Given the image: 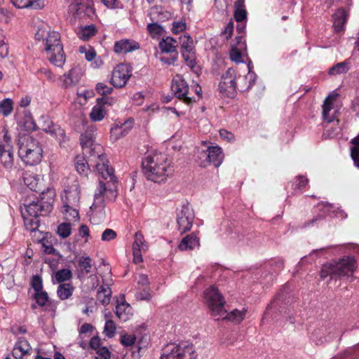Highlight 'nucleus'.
Wrapping results in <instances>:
<instances>
[{
    "mask_svg": "<svg viewBox=\"0 0 359 359\" xmlns=\"http://www.w3.org/2000/svg\"><path fill=\"white\" fill-rule=\"evenodd\" d=\"M93 158L96 161L95 168L98 174L107 180L106 182L100 180L95 193L94 202L88 212L91 222L99 224L105 218L106 202L114 201L117 196V179L114 173V169L109 166V161L104 154L97 152L95 157H93Z\"/></svg>",
    "mask_w": 359,
    "mask_h": 359,
    "instance_id": "1",
    "label": "nucleus"
},
{
    "mask_svg": "<svg viewBox=\"0 0 359 359\" xmlns=\"http://www.w3.org/2000/svg\"><path fill=\"white\" fill-rule=\"evenodd\" d=\"M93 158L96 161L95 168L98 174L107 180L106 182L100 180L95 193L94 202L88 212L91 222L99 224L105 218L106 202L114 201L117 196V179L114 173V169L109 166V161L104 154L97 152L95 157H93Z\"/></svg>",
    "mask_w": 359,
    "mask_h": 359,
    "instance_id": "2",
    "label": "nucleus"
},
{
    "mask_svg": "<svg viewBox=\"0 0 359 359\" xmlns=\"http://www.w3.org/2000/svg\"><path fill=\"white\" fill-rule=\"evenodd\" d=\"M146 177L156 183L165 182L171 174L170 162L163 153H154L146 156L142 162Z\"/></svg>",
    "mask_w": 359,
    "mask_h": 359,
    "instance_id": "3",
    "label": "nucleus"
},
{
    "mask_svg": "<svg viewBox=\"0 0 359 359\" xmlns=\"http://www.w3.org/2000/svg\"><path fill=\"white\" fill-rule=\"evenodd\" d=\"M35 39L42 41L44 50L49 62L57 67L62 68L66 61L60 35L57 32H47L39 29L35 34Z\"/></svg>",
    "mask_w": 359,
    "mask_h": 359,
    "instance_id": "4",
    "label": "nucleus"
},
{
    "mask_svg": "<svg viewBox=\"0 0 359 359\" xmlns=\"http://www.w3.org/2000/svg\"><path fill=\"white\" fill-rule=\"evenodd\" d=\"M18 154L22 161L28 165L39 164L43 157V149L39 142L31 136L20 138Z\"/></svg>",
    "mask_w": 359,
    "mask_h": 359,
    "instance_id": "5",
    "label": "nucleus"
},
{
    "mask_svg": "<svg viewBox=\"0 0 359 359\" xmlns=\"http://www.w3.org/2000/svg\"><path fill=\"white\" fill-rule=\"evenodd\" d=\"M355 262L352 257H347L330 264H323L320 272L321 279L330 277L337 279L341 276L351 277L355 269Z\"/></svg>",
    "mask_w": 359,
    "mask_h": 359,
    "instance_id": "6",
    "label": "nucleus"
},
{
    "mask_svg": "<svg viewBox=\"0 0 359 359\" xmlns=\"http://www.w3.org/2000/svg\"><path fill=\"white\" fill-rule=\"evenodd\" d=\"M196 356L192 345L171 343L163 348L161 359H196Z\"/></svg>",
    "mask_w": 359,
    "mask_h": 359,
    "instance_id": "7",
    "label": "nucleus"
},
{
    "mask_svg": "<svg viewBox=\"0 0 359 359\" xmlns=\"http://www.w3.org/2000/svg\"><path fill=\"white\" fill-rule=\"evenodd\" d=\"M205 303L215 318L221 314L226 302L224 297L215 286H210L204 291Z\"/></svg>",
    "mask_w": 359,
    "mask_h": 359,
    "instance_id": "8",
    "label": "nucleus"
},
{
    "mask_svg": "<svg viewBox=\"0 0 359 359\" xmlns=\"http://www.w3.org/2000/svg\"><path fill=\"white\" fill-rule=\"evenodd\" d=\"M199 158L201 160L200 162L201 167H207L212 164L217 168L224 160V154L221 147L212 146L209 147L207 150L202 151L199 154Z\"/></svg>",
    "mask_w": 359,
    "mask_h": 359,
    "instance_id": "9",
    "label": "nucleus"
},
{
    "mask_svg": "<svg viewBox=\"0 0 359 359\" xmlns=\"http://www.w3.org/2000/svg\"><path fill=\"white\" fill-rule=\"evenodd\" d=\"M194 217L195 215L191 206L189 203L183 205L181 210L177 213L178 230L181 233L191 229Z\"/></svg>",
    "mask_w": 359,
    "mask_h": 359,
    "instance_id": "10",
    "label": "nucleus"
},
{
    "mask_svg": "<svg viewBox=\"0 0 359 359\" xmlns=\"http://www.w3.org/2000/svg\"><path fill=\"white\" fill-rule=\"evenodd\" d=\"M171 89L177 97L181 100L190 108L193 99L187 96L189 93V85L181 75H176L172 81Z\"/></svg>",
    "mask_w": 359,
    "mask_h": 359,
    "instance_id": "11",
    "label": "nucleus"
},
{
    "mask_svg": "<svg viewBox=\"0 0 359 359\" xmlns=\"http://www.w3.org/2000/svg\"><path fill=\"white\" fill-rule=\"evenodd\" d=\"M236 71L232 68H229L222 76L221 81L219 83L220 93L228 97L233 96L236 91Z\"/></svg>",
    "mask_w": 359,
    "mask_h": 359,
    "instance_id": "12",
    "label": "nucleus"
},
{
    "mask_svg": "<svg viewBox=\"0 0 359 359\" xmlns=\"http://www.w3.org/2000/svg\"><path fill=\"white\" fill-rule=\"evenodd\" d=\"M42 130L51 135L61 144L67 140L65 133L59 125L54 123L50 118L46 115H42L39 119Z\"/></svg>",
    "mask_w": 359,
    "mask_h": 359,
    "instance_id": "13",
    "label": "nucleus"
},
{
    "mask_svg": "<svg viewBox=\"0 0 359 359\" xmlns=\"http://www.w3.org/2000/svg\"><path fill=\"white\" fill-rule=\"evenodd\" d=\"M24 206L25 208L22 210L30 217L46 215L52 210V205L50 203L39 200L37 201H32L29 204H24Z\"/></svg>",
    "mask_w": 359,
    "mask_h": 359,
    "instance_id": "14",
    "label": "nucleus"
},
{
    "mask_svg": "<svg viewBox=\"0 0 359 359\" xmlns=\"http://www.w3.org/2000/svg\"><path fill=\"white\" fill-rule=\"evenodd\" d=\"M130 76L128 67L125 64H119L112 72L111 83L115 88H122L126 85Z\"/></svg>",
    "mask_w": 359,
    "mask_h": 359,
    "instance_id": "15",
    "label": "nucleus"
},
{
    "mask_svg": "<svg viewBox=\"0 0 359 359\" xmlns=\"http://www.w3.org/2000/svg\"><path fill=\"white\" fill-rule=\"evenodd\" d=\"M70 10L79 18L90 17L94 14L93 0H74Z\"/></svg>",
    "mask_w": 359,
    "mask_h": 359,
    "instance_id": "16",
    "label": "nucleus"
},
{
    "mask_svg": "<svg viewBox=\"0 0 359 359\" xmlns=\"http://www.w3.org/2000/svg\"><path fill=\"white\" fill-rule=\"evenodd\" d=\"M81 145L83 153H89L91 158L95 157L97 153L102 152V147L100 144H94L92 134L85 133L81 135Z\"/></svg>",
    "mask_w": 359,
    "mask_h": 359,
    "instance_id": "17",
    "label": "nucleus"
},
{
    "mask_svg": "<svg viewBox=\"0 0 359 359\" xmlns=\"http://www.w3.org/2000/svg\"><path fill=\"white\" fill-rule=\"evenodd\" d=\"M339 94L334 91L330 93L324 100L323 107V117L324 121L327 123L334 121L336 118L337 110H334L333 113L331 111L334 109V104L337 100Z\"/></svg>",
    "mask_w": 359,
    "mask_h": 359,
    "instance_id": "18",
    "label": "nucleus"
},
{
    "mask_svg": "<svg viewBox=\"0 0 359 359\" xmlns=\"http://www.w3.org/2000/svg\"><path fill=\"white\" fill-rule=\"evenodd\" d=\"M0 163L6 170L14 165L13 147L8 142L7 144L0 143Z\"/></svg>",
    "mask_w": 359,
    "mask_h": 359,
    "instance_id": "19",
    "label": "nucleus"
},
{
    "mask_svg": "<svg viewBox=\"0 0 359 359\" xmlns=\"http://www.w3.org/2000/svg\"><path fill=\"white\" fill-rule=\"evenodd\" d=\"M32 347L25 337H19L13 348L12 355L15 359H25L24 357L30 355Z\"/></svg>",
    "mask_w": 359,
    "mask_h": 359,
    "instance_id": "20",
    "label": "nucleus"
},
{
    "mask_svg": "<svg viewBox=\"0 0 359 359\" xmlns=\"http://www.w3.org/2000/svg\"><path fill=\"white\" fill-rule=\"evenodd\" d=\"M140 43L133 39H121L114 43V50L118 54H126L140 49Z\"/></svg>",
    "mask_w": 359,
    "mask_h": 359,
    "instance_id": "21",
    "label": "nucleus"
},
{
    "mask_svg": "<svg viewBox=\"0 0 359 359\" xmlns=\"http://www.w3.org/2000/svg\"><path fill=\"white\" fill-rule=\"evenodd\" d=\"M82 74L81 68L74 67L72 68L68 73L62 75L60 77V81L62 82V86L63 87L67 88L78 83L82 76Z\"/></svg>",
    "mask_w": 359,
    "mask_h": 359,
    "instance_id": "22",
    "label": "nucleus"
},
{
    "mask_svg": "<svg viewBox=\"0 0 359 359\" xmlns=\"http://www.w3.org/2000/svg\"><path fill=\"white\" fill-rule=\"evenodd\" d=\"M62 207L78 206L80 201V191L77 187L65 190L62 196Z\"/></svg>",
    "mask_w": 359,
    "mask_h": 359,
    "instance_id": "23",
    "label": "nucleus"
},
{
    "mask_svg": "<svg viewBox=\"0 0 359 359\" xmlns=\"http://www.w3.org/2000/svg\"><path fill=\"white\" fill-rule=\"evenodd\" d=\"M221 313V314H218V316L215 317L217 320H227L234 323H240L245 318L246 314V309H233L231 312L228 313L224 307L222 309Z\"/></svg>",
    "mask_w": 359,
    "mask_h": 359,
    "instance_id": "24",
    "label": "nucleus"
},
{
    "mask_svg": "<svg viewBox=\"0 0 359 359\" xmlns=\"http://www.w3.org/2000/svg\"><path fill=\"white\" fill-rule=\"evenodd\" d=\"M199 245V238L195 233H193L182 238L178 245V248L180 250H191L195 248H198Z\"/></svg>",
    "mask_w": 359,
    "mask_h": 359,
    "instance_id": "25",
    "label": "nucleus"
},
{
    "mask_svg": "<svg viewBox=\"0 0 359 359\" xmlns=\"http://www.w3.org/2000/svg\"><path fill=\"white\" fill-rule=\"evenodd\" d=\"M12 4L17 8L41 9L45 6L44 0H11Z\"/></svg>",
    "mask_w": 359,
    "mask_h": 359,
    "instance_id": "26",
    "label": "nucleus"
},
{
    "mask_svg": "<svg viewBox=\"0 0 359 359\" xmlns=\"http://www.w3.org/2000/svg\"><path fill=\"white\" fill-rule=\"evenodd\" d=\"M115 312L116 316L123 322L129 320L130 317L133 315L131 306L125 301L118 302Z\"/></svg>",
    "mask_w": 359,
    "mask_h": 359,
    "instance_id": "27",
    "label": "nucleus"
},
{
    "mask_svg": "<svg viewBox=\"0 0 359 359\" xmlns=\"http://www.w3.org/2000/svg\"><path fill=\"white\" fill-rule=\"evenodd\" d=\"M159 48L162 53L175 54L177 50V41L171 36H167L159 42Z\"/></svg>",
    "mask_w": 359,
    "mask_h": 359,
    "instance_id": "28",
    "label": "nucleus"
},
{
    "mask_svg": "<svg viewBox=\"0 0 359 359\" xmlns=\"http://www.w3.org/2000/svg\"><path fill=\"white\" fill-rule=\"evenodd\" d=\"M326 326L323 323L317 327L311 333V338L316 344H323L328 341Z\"/></svg>",
    "mask_w": 359,
    "mask_h": 359,
    "instance_id": "29",
    "label": "nucleus"
},
{
    "mask_svg": "<svg viewBox=\"0 0 359 359\" xmlns=\"http://www.w3.org/2000/svg\"><path fill=\"white\" fill-rule=\"evenodd\" d=\"M333 26L335 31L340 32L343 30L344 24L347 20V14L344 8H339L333 15Z\"/></svg>",
    "mask_w": 359,
    "mask_h": 359,
    "instance_id": "30",
    "label": "nucleus"
},
{
    "mask_svg": "<svg viewBox=\"0 0 359 359\" xmlns=\"http://www.w3.org/2000/svg\"><path fill=\"white\" fill-rule=\"evenodd\" d=\"M257 78V75L252 72L249 71L247 75L243 77H239V87L241 88V91H248L249 90L255 83V80Z\"/></svg>",
    "mask_w": 359,
    "mask_h": 359,
    "instance_id": "31",
    "label": "nucleus"
},
{
    "mask_svg": "<svg viewBox=\"0 0 359 359\" xmlns=\"http://www.w3.org/2000/svg\"><path fill=\"white\" fill-rule=\"evenodd\" d=\"M111 290L108 285H101L97 292V299L102 305H107L111 299Z\"/></svg>",
    "mask_w": 359,
    "mask_h": 359,
    "instance_id": "32",
    "label": "nucleus"
},
{
    "mask_svg": "<svg viewBox=\"0 0 359 359\" xmlns=\"http://www.w3.org/2000/svg\"><path fill=\"white\" fill-rule=\"evenodd\" d=\"M74 287L70 283H61L57 287V294L60 299L65 300L69 299L73 293Z\"/></svg>",
    "mask_w": 359,
    "mask_h": 359,
    "instance_id": "33",
    "label": "nucleus"
},
{
    "mask_svg": "<svg viewBox=\"0 0 359 359\" xmlns=\"http://www.w3.org/2000/svg\"><path fill=\"white\" fill-rule=\"evenodd\" d=\"M72 278V272L69 269H62L57 271L53 277V283H62L65 281L69 280Z\"/></svg>",
    "mask_w": 359,
    "mask_h": 359,
    "instance_id": "34",
    "label": "nucleus"
},
{
    "mask_svg": "<svg viewBox=\"0 0 359 359\" xmlns=\"http://www.w3.org/2000/svg\"><path fill=\"white\" fill-rule=\"evenodd\" d=\"M350 65L351 62L349 60H346L342 62H339L329 69V74L335 76L341 74H345L350 69Z\"/></svg>",
    "mask_w": 359,
    "mask_h": 359,
    "instance_id": "35",
    "label": "nucleus"
},
{
    "mask_svg": "<svg viewBox=\"0 0 359 359\" xmlns=\"http://www.w3.org/2000/svg\"><path fill=\"white\" fill-rule=\"evenodd\" d=\"M234 18L238 22H243L247 18V11L245 9L244 1L238 0L235 3Z\"/></svg>",
    "mask_w": 359,
    "mask_h": 359,
    "instance_id": "36",
    "label": "nucleus"
},
{
    "mask_svg": "<svg viewBox=\"0 0 359 359\" xmlns=\"http://www.w3.org/2000/svg\"><path fill=\"white\" fill-rule=\"evenodd\" d=\"M78 206H72L71 208L62 207V213L65 218L69 222H76L79 219Z\"/></svg>",
    "mask_w": 359,
    "mask_h": 359,
    "instance_id": "37",
    "label": "nucleus"
},
{
    "mask_svg": "<svg viewBox=\"0 0 359 359\" xmlns=\"http://www.w3.org/2000/svg\"><path fill=\"white\" fill-rule=\"evenodd\" d=\"M105 115L104 107L100 104H95L90 113V118L93 121H100L104 118Z\"/></svg>",
    "mask_w": 359,
    "mask_h": 359,
    "instance_id": "38",
    "label": "nucleus"
},
{
    "mask_svg": "<svg viewBox=\"0 0 359 359\" xmlns=\"http://www.w3.org/2000/svg\"><path fill=\"white\" fill-rule=\"evenodd\" d=\"M96 33V28L95 25H90L82 27L78 32V36L83 41H88L90 38L94 36Z\"/></svg>",
    "mask_w": 359,
    "mask_h": 359,
    "instance_id": "39",
    "label": "nucleus"
},
{
    "mask_svg": "<svg viewBox=\"0 0 359 359\" xmlns=\"http://www.w3.org/2000/svg\"><path fill=\"white\" fill-rule=\"evenodd\" d=\"M22 214L24 217L25 224L28 230L34 231L39 226V217H30L25 215V212L22 210Z\"/></svg>",
    "mask_w": 359,
    "mask_h": 359,
    "instance_id": "40",
    "label": "nucleus"
},
{
    "mask_svg": "<svg viewBox=\"0 0 359 359\" xmlns=\"http://www.w3.org/2000/svg\"><path fill=\"white\" fill-rule=\"evenodd\" d=\"M182 55L186 64L191 68L196 67V53L194 50H182Z\"/></svg>",
    "mask_w": 359,
    "mask_h": 359,
    "instance_id": "41",
    "label": "nucleus"
},
{
    "mask_svg": "<svg viewBox=\"0 0 359 359\" xmlns=\"http://www.w3.org/2000/svg\"><path fill=\"white\" fill-rule=\"evenodd\" d=\"M326 326L328 341L339 336L341 331L339 327L330 322L323 323Z\"/></svg>",
    "mask_w": 359,
    "mask_h": 359,
    "instance_id": "42",
    "label": "nucleus"
},
{
    "mask_svg": "<svg viewBox=\"0 0 359 359\" xmlns=\"http://www.w3.org/2000/svg\"><path fill=\"white\" fill-rule=\"evenodd\" d=\"M351 142L354 146L351 149V156L355 165L359 168V137H354Z\"/></svg>",
    "mask_w": 359,
    "mask_h": 359,
    "instance_id": "43",
    "label": "nucleus"
},
{
    "mask_svg": "<svg viewBox=\"0 0 359 359\" xmlns=\"http://www.w3.org/2000/svg\"><path fill=\"white\" fill-rule=\"evenodd\" d=\"M132 121H126L125 123H121L120 126L118 124H115L111 128V131L116 133H120L121 136L126 135L128 130L132 128Z\"/></svg>",
    "mask_w": 359,
    "mask_h": 359,
    "instance_id": "44",
    "label": "nucleus"
},
{
    "mask_svg": "<svg viewBox=\"0 0 359 359\" xmlns=\"http://www.w3.org/2000/svg\"><path fill=\"white\" fill-rule=\"evenodd\" d=\"M13 102L10 98H6L0 102V114L4 116H8L13 111Z\"/></svg>",
    "mask_w": 359,
    "mask_h": 359,
    "instance_id": "45",
    "label": "nucleus"
},
{
    "mask_svg": "<svg viewBox=\"0 0 359 359\" xmlns=\"http://www.w3.org/2000/svg\"><path fill=\"white\" fill-rule=\"evenodd\" d=\"M180 43L182 50H194L193 39L188 34H184L180 37Z\"/></svg>",
    "mask_w": 359,
    "mask_h": 359,
    "instance_id": "46",
    "label": "nucleus"
},
{
    "mask_svg": "<svg viewBox=\"0 0 359 359\" xmlns=\"http://www.w3.org/2000/svg\"><path fill=\"white\" fill-rule=\"evenodd\" d=\"M147 29L152 37L161 36L164 31L163 27L156 22L149 23Z\"/></svg>",
    "mask_w": 359,
    "mask_h": 359,
    "instance_id": "47",
    "label": "nucleus"
},
{
    "mask_svg": "<svg viewBox=\"0 0 359 359\" xmlns=\"http://www.w3.org/2000/svg\"><path fill=\"white\" fill-rule=\"evenodd\" d=\"M72 232L70 222H63L57 226V233L62 238H67Z\"/></svg>",
    "mask_w": 359,
    "mask_h": 359,
    "instance_id": "48",
    "label": "nucleus"
},
{
    "mask_svg": "<svg viewBox=\"0 0 359 359\" xmlns=\"http://www.w3.org/2000/svg\"><path fill=\"white\" fill-rule=\"evenodd\" d=\"M78 264L79 267L81 269L82 271H85V273H89L91 271L92 268V264H91V259L90 257H81L79 258L78 261Z\"/></svg>",
    "mask_w": 359,
    "mask_h": 359,
    "instance_id": "49",
    "label": "nucleus"
},
{
    "mask_svg": "<svg viewBox=\"0 0 359 359\" xmlns=\"http://www.w3.org/2000/svg\"><path fill=\"white\" fill-rule=\"evenodd\" d=\"M116 330V326L115 323L112 320H107L104 327V334L109 338H112L115 334Z\"/></svg>",
    "mask_w": 359,
    "mask_h": 359,
    "instance_id": "50",
    "label": "nucleus"
},
{
    "mask_svg": "<svg viewBox=\"0 0 359 359\" xmlns=\"http://www.w3.org/2000/svg\"><path fill=\"white\" fill-rule=\"evenodd\" d=\"M31 286L35 292L43 291L42 278L39 275H34L31 278Z\"/></svg>",
    "mask_w": 359,
    "mask_h": 359,
    "instance_id": "51",
    "label": "nucleus"
},
{
    "mask_svg": "<svg viewBox=\"0 0 359 359\" xmlns=\"http://www.w3.org/2000/svg\"><path fill=\"white\" fill-rule=\"evenodd\" d=\"M34 74L36 75H39V74L43 75L47 79V80L51 83L55 82L56 80L55 75L50 69L48 68L41 67L39 69H37V71Z\"/></svg>",
    "mask_w": 359,
    "mask_h": 359,
    "instance_id": "52",
    "label": "nucleus"
},
{
    "mask_svg": "<svg viewBox=\"0 0 359 359\" xmlns=\"http://www.w3.org/2000/svg\"><path fill=\"white\" fill-rule=\"evenodd\" d=\"M34 299L39 306H43L48 301V296L45 291L34 292Z\"/></svg>",
    "mask_w": 359,
    "mask_h": 359,
    "instance_id": "53",
    "label": "nucleus"
},
{
    "mask_svg": "<svg viewBox=\"0 0 359 359\" xmlns=\"http://www.w3.org/2000/svg\"><path fill=\"white\" fill-rule=\"evenodd\" d=\"M241 49V48H238L237 46L232 45L230 50V58L232 61H234L236 63L243 62Z\"/></svg>",
    "mask_w": 359,
    "mask_h": 359,
    "instance_id": "54",
    "label": "nucleus"
},
{
    "mask_svg": "<svg viewBox=\"0 0 359 359\" xmlns=\"http://www.w3.org/2000/svg\"><path fill=\"white\" fill-rule=\"evenodd\" d=\"M136 339L135 334H125L121 336L120 342L124 346H132L135 344Z\"/></svg>",
    "mask_w": 359,
    "mask_h": 359,
    "instance_id": "55",
    "label": "nucleus"
},
{
    "mask_svg": "<svg viewBox=\"0 0 359 359\" xmlns=\"http://www.w3.org/2000/svg\"><path fill=\"white\" fill-rule=\"evenodd\" d=\"M133 247H136L143 249V251L147 250V245L144 239V236L142 233L137 232L135 235V241L133 244Z\"/></svg>",
    "mask_w": 359,
    "mask_h": 359,
    "instance_id": "56",
    "label": "nucleus"
},
{
    "mask_svg": "<svg viewBox=\"0 0 359 359\" xmlns=\"http://www.w3.org/2000/svg\"><path fill=\"white\" fill-rule=\"evenodd\" d=\"M21 124L27 132H32L36 129V125L31 116H27Z\"/></svg>",
    "mask_w": 359,
    "mask_h": 359,
    "instance_id": "57",
    "label": "nucleus"
},
{
    "mask_svg": "<svg viewBox=\"0 0 359 359\" xmlns=\"http://www.w3.org/2000/svg\"><path fill=\"white\" fill-rule=\"evenodd\" d=\"M95 90L99 94L102 95H107L112 93L113 88L104 83H98L95 86Z\"/></svg>",
    "mask_w": 359,
    "mask_h": 359,
    "instance_id": "58",
    "label": "nucleus"
},
{
    "mask_svg": "<svg viewBox=\"0 0 359 359\" xmlns=\"http://www.w3.org/2000/svg\"><path fill=\"white\" fill-rule=\"evenodd\" d=\"M135 297L138 300H149L151 298L149 287H144L142 290L135 293Z\"/></svg>",
    "mask_w": 359,
    "mask_h": 359,
    "instance_id": "59",
    "label": "nucleus"
},
{
    "mask_svg": "<svg viewBox=\"0 0 359 359\" xmlns=\"http://www.w3.org/2000/svg\"><path fill=\"white\" fill-rule=\"evenodd\" d=\"M75 168L76 171L81 175H87L89 170L88 163L84 161H82L81 162L78 161L75 164Z\"/></svg>",
    "mask_w": 359,
    "mask_h": 359,
    "instance_id": "60",
    "label": "nucleus"
},
{
    "mask_svg": "<svg viewBox=\"0 0 359 359\" xmlns=\"http://www.w3.org/2000/svg\"><path fill=\"white\" fill-rule=\"evenodd\" d=\"M187 28L185 22L182 20L175 21L172 23V32L173 34H178L179 32H183Z\"/></svg>",
    "mask_w": 359,
    "mask_h": 359,
    "instance_id": "61",
    "label": "nucleus"
},
{
    "mask_svg": "<svg viewBox=\"0 0 359 359\" xmlns=\"http://www.w3.org/2000/svg\"><path fill=\"white\" fill-rule=\"evenodd\" d=\"M117 236L115 231L111 229H107L102 234V240L103 241H109L114 239Z\"/></svg>",
    "mask_w": 359,
    "mask_h": 359,
    "instance_id": "62",
    "label": "nucleus"
},
{
    "mask_svg": "<svg viewBox=\"0 0 359 359\" xmlns=\"http://www.w3.org/2000/svg\"><path fill=\"white\" fill-rule=\"evenodd\" d=\"M95 359H109L110 352L106 347H101L97 350Z\"/></svg>",
    "mask_w": 359,
    "mask_h": 359,
    "instance_id": "63",
    "label": "nucleus"
},
{
    "mask_svg": "<svg viewBox=\"0 0 359 359\" xmlns=\"http://www.w3.org/2000/svg\"><path fill=\"white\" fill-rule=\"evenodd\" d=\"M177 59H178V53H175V54H172L169 57H165V56L161 57L160 61L161 62H163V64L171 65H174L175 62L177 60Z\"/></svg>",
    "mask_w": 359,
    "mask_h": 359,
    "instance_id": "64",
    "label": "nucleus"
}]
</instances>
